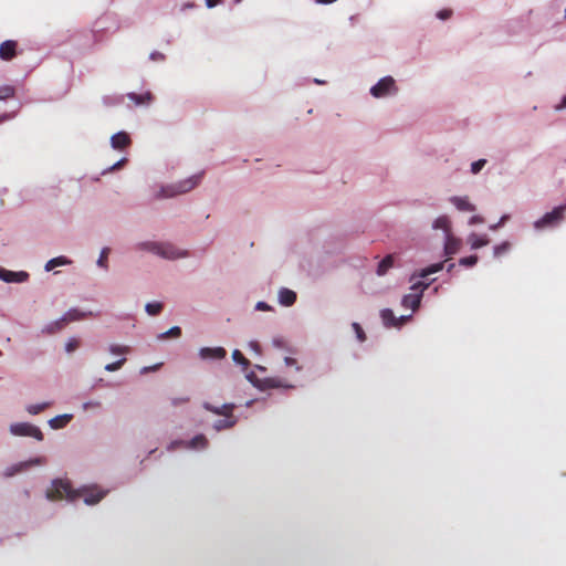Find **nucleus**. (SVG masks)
<instances>
[{"mask_svg":"<svg viewBox=\"0 0 566 566\" xmlns=\"http://www.w3.org/2000/svg\"><path fill=\"white\" fill-rule=\"evenodd\" d=\"M49 407V403L48 402H44V403H36V405H29L27 407V410L29 413L31 415H38L40 412H42L45 408Z\"/></svg>","mask_w":566,"mask_h":566,"instance_id":"31","label":"nucleus"},{"mask_svg":"<svg viewBox=\"0 0 566 566\" xmlns=\"http://www.w3.org/2000/svg\"><path fill=\"white\" fill-rule=\"evenodd\" d=\"M29 279V273L24 271L14 272L0 268V280L8 283H22Z\"/></svg>","mask_w":566,"mask_h":566,"instance_id":"10","label":"nucleus"},{"mask_svg":"<svg viewBox=\"0 0 566 566\" xmlns=\"http://www.w3.org/2000/svg\"><path fill=\"white\" fill-rule=\"evenodd\" d=\"M429 286V283L420 281L413 282L411 285V293L405 295L401 301V305L405 308L417 310L420 305L423 291Z\"/></svg>","mask_w":566,"mask_h":566,"instance_id":"4","label":"nucleus"},{"mask_svg":"<svg viewBox=\"0 0 566 566\" xmlns=\"http://www.w3.org/2000/svg\"><path fill=\"white\" fill-rule=\"evenodd\" d=\"M18 42L7 40L0 44V59L2 61H11L17 55Z\"/></svg>","mask_w":566,"mask_h":566,"instance_id":"11","label":"nucleus"},{"mask_svg":"<svg viewBox=\"0 0 566 566\" xmlns=\"http://www.w3.org/2000/svg\"><path fill=\"white\" fill-rule=\"evenodd\" d=\"M450 220L447 216H440L433 222V228L443 230L446 235L450 234Z\"/></svg>","mask_w":566,"mask_h":566,"instance_id":"22","label":"nucleus"},{"mask_svg":"<svg viewBox=\"0 0 566 566\" xmlns=\"http://www.w3.org/2000/svg\"><path fill=\"white\" fill-rule=\"evenodd\" d=\"M443 268V263H436V264H432L423 270H421L418 274H412V276L410 277V282H413L416 277H427L429 276L430 274H433V273H437L439 272L440 270H442Z\"/></svg>","mask_w":566,"mask_h":566,"instance_id":"21","label":"nucleus"},{"mask_svg":"<svg viewBox=\"0 0 566 566\" xmlns=\"http://www.w3.org/2000/svg\"><path fill=\"white\" fill-rule=\"evenodd\" d=\"M273 345H274L275 347L282 348V347H284V340H283V339H281V338H274V339H273Z\"/></svg>","mask_w":566,"mask_h":566,"instance_id":"48","label":"nucleus"},{"mask_svg":"<svg viewBox=\"0 0 566 566\" xmlns=\"http://www.w3.org/2000/svg\"><path fill=\"white\" fill-rule=\"evenodd\" d=\"M145 310L149 315H157L161 312L163 304L159 302L147 303Z\"/></svg>","mask_w":566,"mask_h":566,"instance_id":"29","label":"nucleus"},{"mask_svg":"<svg viewBox=\"0 0 566 566\" xmlns=\"http://www.w3.org/2000/svg\"><path fill=\"white\" fill-rule=\"evenodd\" d=\"M255 308L258 311H271L272 310V307L265 302H258L255 305Z\"/></svg>","mask_w":566,"mask_h":566,"instance_id":"43","label":"nucleus"},{"mask_svg":"<svg viewBox=\"0 0 566 566\" xmlns=\"http://www.w3.org/2000/svg\"><path fill=\"white\" fill-rule=\"evenodd\" d=\"M233 360L242 367L243 370H247L250 366V360L244 357V355L239 350L234 349L232 353Z\"/></svg>","mask_w":566,"mask_h":566,"instance_id":"25","label":"nucleus"},{"mask_svg":"<svg viewBox=\"0 0 566 566\" xmlns=\"http://www.w3.org/2000/svg\"><path fill=\"white\" fill-rule=\"evenodd\" d=\"M80 347V340L76 338H70L65 344V350L72 353Z\"/></svg>","mask_w":566,"mask_h":566,"instance_id":"35","label":"nucleus"},{"mask_svg":"<svg viewBox=\"0 0 566 566\" xmlns=\"http://www.w3.org/2000/svg\"><path fill=\"white\" fill-rule=\"evenodd\" d=\"M109 248H104L101 252V255L97 260V264L98 266L101 268H107V258H108V254H109Z\"/></svg>","mask_w":566,"mask_h":566,"instance_id":"33","label":"nucleus"},{"mask_svg":"<svg viewBox=\"0 0 566 566\" xmlns=\"http://www.w3.org/2000/svg\"><path fill=\"white\" fill-rule=\"evenodd\" d=\"M15 90L13 86L3 85L0 86V99L4 101L14 96Z\"/></svg>","mask_w":566,"mask_h":566,"instance_id":"28","label":"nucleus"},{"mask_svg":"<svg viewBox=\"0 0 566 566\" xmlns=\"http://www.w3.org/2000/svg\"><path fill=\"white\" fill-rule=\"evenodd\" d=\"M394 266V255L392 254H388L386 255L379 263H378V266H377V271L376 273L379 275V276H382L385 275L391 268Z\"/></svg>","mask_w":566,"mask_h":566,"instance_id":"20","label":"nucleus"},{"mask_svg":"<svg viewBox=\"0 0 566 566\" xmlns=\"http://www.w3.org/2000/svg\"><path fill=\"white\" fill-rule=\"evenodd\" d=\"M45 463H46V459L44 457H36L29 461L20 462L18 464H14V465L8 468L4 471V476L10 478V476H13L14 474L30 468L31 465H41V464H45Z\"/></svg>","mask_w":566,"mask_h":566,"instance_id":"8","label":"nucleus"},{"mask_svg":"<svg viewBox=\"0 0 566 566\" xmlns=\"http://www.w3.org/2000/svg\"><path fill=\"white\" fill-rule=\"evenodd\" d=\"M201 176L195 175L191 176L185 180H181L177 184H174L165 189H163L165 197H174L177 195L186 193L190 190H192L199 182H200Z\"/></svg>","mask_w":566,"mask_h":566,"instance_id":"5","label":"nucleus"},{"mask_svg":"<svg viewBox=\"0 0 566 566\" xmlns=\"http://www.w3.org/2000/svg\"><path fill=\"white\" fill-rule=\"evenodd\" d=\"M127 97L134 102L135 105H146L153 101V94L150 92L144 94L129 93Z\"/></svg>","mask_w":566,"mask_h":566,"instance_id":"18","label":"nucleus"},{"mask_svg":"<svg viewBox=\"0 0 566 566\" xmlns=\"http://www.w3.org/2000/svg\"><path fill=\"white\" fill-rule=\"evenodd\" d=\"M132 139L126 132H119L111 137V145L114 149L123 150L130 146Z\"/></svg>","mask_w":566,"mask_h":566,"instance_id":"12","label":"nucleus"},{"mask_svg":"<svg viewBox=\"0 0 566 566\" xmlns=\"http://www.w3.org/2000/svg\"><path fill=\"white\" fill-rule=\"evenodd\" d=\"M150 59L153 61H163V60H165V55L163 53H160V52H153L150 54Z\"/></svg>","mask_w":566,"mask_h":566,"instance_id":"44","label":"nucleus"},{"mask_svg":"<svg viewBox=\"0 0 566 566\" xmlns=\"http://www.w3.org/2000/svg\"><path fill=\"white\" fill-rule=\"evenodd\" d=\"M145 245L148 250H150L151 252H154L165 259L175 260V259L187 256V251L180 250L170 243L151 242V243H146Z\"/></svg>","mask_w":566,"mask_h":566,"instance_id":"3","label":"nucleus"},{"mask_svg":"<svg viewBox=\"0 0 566 566\" xmlns=\"http://www.w3.org/2000/svg\"><path fill=\"white\" fill-rule=\"evenodd\" d=\"M241 0H235V2H240Z\"/></svg>","mask_w":566,"mask_h":566,"instance_id":"54","label":"nucleus"},{"mask_svg":"<svg viewBox=\"0 0 566 566\" xmlns=\"http://www.w3.org/2000/svg\"><path fill=\"white\" fill-rule=\"evenodd\" d=\"M249 346L258 354L261 353L260 344L255 340L250 342Z\"/></svg>","mask_w":566,"mask_h":566,"instance_id":"45","label":"nucleus"},{"mask_svg":"<svg viewBox=\"0 0 566 566\" xmlns=\"http://www.w3.org/2000/svg\"><path fill=\"white\" fill-rule=\"evenodd\" d=\"M202 407L214 415L222 416L224 419L218 420L213 423V429L216 431H221L224 429H230L235 426L237 418L233 416V410L235 406L233 403H223L220 407H216L210 402H203Z\"/></svg>","mask_w":566,"mask_h":566,"instance_id":"2","label":"nucleus"},{"mask_svg":"<svg viewBox=\"0 0 566 566\" xmlns=\"http://www.w3.org/2000/svg\"><path fill=\"white\" fill-rule=\"evenodd\" d=\"M220 2H221V0H206V4L208 8H213L217 4H219Z\"/></svg>","mask_w":566,"mask_h":566,"instance_id":"47","label":"nucleus"},{"mask_svg":"<svg viewBox=\"0 0 566 566\" xmlns=\"http://www.w3.org/2000/svg\"><path fill=\"white\" fill-rule=\"evenodd\" d=\"M181 335V329L178 326L171 327L169 331L163 333L159 338L166 339L168 337H179Z\"/></svg>","mask_w":566,"mask_h":566,"instance_id":"32","label":"nucleus"},{"mask_svg":"<svg viewBox=\"0 0 566 566\" xmlns=\"http://www.w3.org/2000/svg\"><path fill=\"white\" fill-rule=\"evenodd\" d=\"M7 118H8V116H7V115H3V116H1V117H0V122L4 120V119H7Z\"/></svg>","mask_w":566,"mask_h":566,"instance_id":"52","label":"nucleus"},{"mask_svg":"<svg viewBox=\"0 0 566 566\" xmlns=\"http://www.w3.org/2000/svg\"><path fill=\"white\" fill-rule=\"evenodd\" d=\"M10 432L13 436H25L33 437L39 441L43 440L42 431L36 427L28 422H19L10 426Z\"/></svg>","mask_w":566,"mask_h":566,"instance_id":"7","label":"nucleus"},{"mask_svg":"<svg viewBox=\"0 0 566 566\" xmlns=\"http://www.w3.org/2000/svg\"><path fill=\"white\" fill-rule=\"evenodd\" d=\"M189 401V397H177L171 399V405L174 407L187 403Z\"/></svg>","mask_w":566,"mask_h":566,"instance_id":"41","label":"nucleus"},{"mask_svg":"<svg viewBox=\"0 0 566 566\" xmlns=\"http://www.w3.org/2000/svg\"><path fill=\"white\" fill-rule=\"evenodd\" d=\"M452 268H454V264H450L448 271H450Z\"/></svg>","mask_w":566,"mask_h":566,"instance_id":"53","label":"nucleus"},{"mask_svg":"<svg viewBox=\"0 0 566 566\" xmlns=\"http://www.w3.org/2000/svg\"><path fill=\"white\" fill-rule=\"evenodd\" d=\"M71 418H72V416H70V415L57 416V417L52 418L49 421V423L53 429H60V428H63L64 426H66L69 423V421L71 420Z\"/></svg>","mask_w":566,"mask_h":566,"instance_id":"23","label":"nucleus"},{"mask_svg":"<svg viewBox=\"0 0 566 566\" xmlns=\"http://www.w3.org/2000/svg\"><path fill=\"white\" fill-rule=\"evenodd\" d=\"M125 161H126V159H122V160L117 161L116 164L113 165L112 169H118L119 167H122L124 165Z\"/></svg>","mask_w":566,"mask_h":566,"instance_id":"49","label":"nucleus"},{"mask_svg":"<svg viewBox=\"0 0 566 566\" xmlns=\"http://www.w3.org/2000/svg\"><path fill=\"white\" fill-rule=\"evenodd\" d=\"M478 221H479V218H478V217H473V218L471 219V223H474V222H478Z\"/></svg>","mask_w":566,"mask_h":566,"instance_id":"50","label":"nucleus"},{"mask_svg":"<svg viewBox=\"0 0 566 566\" xmlns=\"http://www.w3.org/2000/svg\"><path fill=\"white\" fill-rule=\"evenodd\" d=\"M469 243L471 244L472 249H479L481 247H484L489 243V240L486 237H481L475 233H472L469 237Z\"/></svg>","mask_w":566,"mask_h":566,"instance_id":"24","label":"nucleus"},{"mask_svg":"<svg viewBox=\"0 0 566 566\" xmlns=\"http://www.w3.org/2000/svg\"><path fill=\"white\" fill-rule=\"evenodd\" d=\"M66 326L65 319L63 316L54 322H51L46 326L43 327L42 333L48 335H53L60 331H62Z\"/></svg>","mask_w":566,"mask_h":566,"instance_id":"17","label":"nucleus"},{"mask_svg":"<svg viewBox=\"0 0 566 566\" xmlns=\"http://www.w3.org/2000/svg\"><path fill=\"white\" fill-rule=\"evenodd\" d=\"M2 355V352L0 350V356Z\"/></svg>","mask_w":566,"mask_h":566,"instance_id":"55","label":"nucleus"},{"mask_svg":"<svg viewBox=\"0 0 566 566\" xmlns=\"http://www.w3.org/2000/svg\"><path fill=\"white\" fill-rule=\"evenodd\" d=\"M155 368H156V367H153V368H151V370H153V369H155ZM148 370H150V368H149V367H145V368L143 369V373H146V371H148Z\"/></svg>","mask_w":566,"mask_h":566,"instance_id":"51","label":"nucleus"},{"mask_svg":"<svg viewBox=\"0 0 566 566\" xmlns=\"http://www.w3.org/2000/svg\"><path fill=\"white\" fill-rule=\"evenodd\" d=\"M126 361V358H120L114 363H111V364H107L105 366V370L106 371H115V370H118L123 367V365L125 364Z\"/></svg>","mask_w":566,"mask_h":566,"instance_id":"34","label":"nucleus"},{"mask_svg":"<svg viewBox=\"0 0 566 566\" xmlns=\"http://www.w3.org/2000/svg\"><path fill=\"white\" fill-rule=\"evenodd\" d=\"M266 381L269 382L270 387H272V388H281V387L293 388V386L284 385L281 380L275 379V378L268 379Z\"/></svg>","mask_w":566,"mask_h":566,"instance_id":"39","label":"nucleus"},{"mask_svg":"<svg viewBox=\"0 0 566 566\" xmlns=\"http://www.w3.org/2000/svg\"><path fill=\"white\" fill-rule=\"evenodd\" d=\"M476 262H478L476 255H470V256L460 259V264L464 265V266H473L474 264H476Z\"/></svg>","mask_w":566,"mask_h":566,"instance_id":"38","label":"nucleus"},{"mask_svg":"<svg viewBox=\"0 0 566 566\" xmlns=\"http://www.w3.org/2000/svg\"><path fill=\"white\" fill-rule=\"evenodd\" d=\"M227 352L223 347H202L199 356L202 359H223Z\"/></svg>","mask_w":566,"mask_h":566,"instance_id":"13","label":"nucleus"},{"mask_svg":"<svg viewBox=\"0 0 566 566\" xmlns=\"http://www.w3.org/2000/svg\"><path fill=\"white\" fill-rule=\"evenodd\" d=\"M69 263V261L64 258V256H59V258H54V259H51L46 264H45V270L46 271H51L53 270L54 268L56 266H60V265H64Z\"/></svg>","mask_w":566,"mask_h":566,"instance_id":"27","label":"nucleus"},{"mask_svg":"<svg viewBox=\"0 0 566 566\" xmlns=\"http://www.w3.org/2000/svg\"><path fill=\"white\" fill-rule=\"evenodd\" d=\"M177 446H184L191 449H205L208 446V439L203 434H198L190 441H174L170 443L168 449L172 450Z\"/></svg>","mask_w":566,"mask_h":566,"instance_id":"9","label":"nucleus"},{"mask_svg":"<svg viewBox=\"0 0 566 566\" xmlns=\"http://www.w3.org/2000/svg\"><path fill=\"white\" fill-rule=\"evenodd\" d=\"M85 317V314L80 312L76 308H72L70 310L69 312H66L64 315H63V318L65 319V323L66 325L71 322H74V321H80L82 318Z\"/></svg>","mask_w":566,"mask_h":566,"instance_id":"26","label":"nucleus"},{"mask_svg":"<svg viewBox=\"0 0 566 566\" xmlns=\"http://www.w3.org/2000/svg\"><path fill=\"white\" fill-rule=\"evenodd\" d=\"M352 327L355 331L358 340L359 342H365L366 334H365L364 329L361 328V326L358 323H353Z\"/></svg>","mask_w":566,"mask_h":566,"instance_id":"37","label":"nucleus"},{"mask_svg":"<svg viewBox=\"0 0 566 566\" xmlns=\"http://www.w3.org/2000/svg\"><path fill=\"white\" fill-rule=\"evenodd\" d=\"M104 496L105 492H102L96 488L75 491L72 489L67 481L63 480L53 481L51 488L46 491V497L51 501H57L62 499L73 501L77 497H83L84 502L88 505L98 503Z\"/></svg>","mask_w":566,"mask_h":566,"instance_id":"1","label":"nucleus"},{"mask_svg":"<svg viewBox=\"0 0 566 566\" xmlns=\"http://www.w3.org/2000/svg\"><path fill=\"white\" fill-rule=\"evenodd\" d=\"M295 301H296V293L294 291L285 289V287H282L279 291V302L283 306H291L295 303Z\"/></svg>","mask_w":566,"mask_h":566,"instance_id":"15","label":"nucleus"},{"mask_svg":"<svg viewBox=\"0 0 566 566\" xmlns=\"http://www.w3.org/2000/svg\"><path fill=\"white\" fill-rule=\"evenodd\" d=\"M460 240L452 237L451 233L446 235L444 252L447 255L455 254L460 249Z\"/></svg>","mask_w":566,"mask_h":566,"instance_id":"16","label":"nucleus"},{"mask_svg":"<svg viewBox=\"0 0 566 566\" xmlns=\"http://www.w3.org/2000/svg\"><path fill=\"white\" fill-rule=\"evenodd\" d=\"M397 91L395 80L391 76H385L370 88V94L376 98H381L387 95L396 94Z\"/></svg>","mask_w":566,"mask_h":566,"instance_id":"6","label":"nucleus"},{"mask_svg":"<svg viewBox=\"0 0 566 566\" xmlns=\"http://www.w3.org/2000/svg\"><path fill=\"white\" fill-rule=\"evenodd\" d=\"M452 203L461 211H474L475 207L472 205L467 197H453Z\"/></svg>","mask_w":566,"mask_h":566,"instance_id":"19","label":"nucleus"},{"mask_svg":"<svg viewBox=\"0 0 566 566\" xmlns=\"http://www.w3.org/2000/svg\"><path fill=\"white\" fill-rule=\"evenodd\" d=\"M284 361H285V365L286 366H296V359L292 358V357H285L284 358Z\"/></svg>","mask_w":566,"mask_h":566,"instance_id":"46","label":"nucleus"},{"mask_svg":"<svg viewBox=\"0 0 566 566\" xmlns=\"http://www.w3.org/2000/svg\"><path fill=\"white\" fill-rule=\"evenodd\" d=\"M109 352L114 355H125V354H128L130 352V348L128 346H125V345H117V344H112L109 346Z\"/></svg>","mask_w":566,"mask_h":566,"instance_id":"30","label":"nucleus"},{"mask_svg":"<svg viewBox=\"0 0 566 566\" xmlns=\"http://www.w3.org/2000/svg\"><path fill=\"white\" fill-rule=\"evenodd\" d=\"M451 15H452V10H450V9H442V10L438 11V13H437V18L440 20H447Z\"/></svg>","mask_w":566,"mask_h":566,"instance_id":"40","label":"nucleus"},{"mask_svg":"<svg viewBox=\"0 0 566 566\" xmlns=\"http://www.w3.org/2000/svg\"><path fill=\"white\" fill-rule=\"evenodd\" d=\"M485 164H486L485 159H479V160L472 163L471 172L474 175L479 174L482 170V168L485 166Z\"/></svg>","mask_w":566,"mask_h":566,"instance_id":"36","label":"nucleus"},{"mask_svg":"<svg viewBox=\"0 0 566 566\" xmlns=\"http://www.w3.org/2000/svg\"><path fill=\"white\" fill-rule=\"evenodd\" d=\"M381 319L387 327H397L400 326L406 317L401 316L400 318H397L394 314V312L389 308H385L380 313Z\"/></svg>","mask_w":566,"mask_h":566,"instance_id":"14","label":"nucleus"},{"mask_svg":"<svg viewBox=\"0 0 566 566\" xmlns=\"http://www.w3.org/2000/svg\"><path fill=\"white\" fill-rule=\"evenodd\" d=\"M507 244L506 243H503V244H500V245H496L494 248V254L495 255H500L502 253H504L506 250H507Z\"/></svg>","mask_w":566,"mask_h":566,"instance_id":"42","label":"nucleus"}]
</instances>
